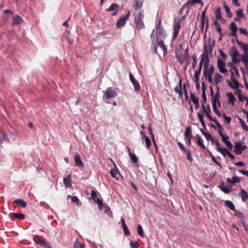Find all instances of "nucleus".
Masks as SVG:
<instances>
[{
  "instance_id": "obj_1",
  "label": "nucleus",
  "mask_w": 248,
  "mask_h": 248,
  "mask_svg": "<svg viewBox=\"0 0 248 248\" xmlns=\"http://www.w3.org/2000/svg\"><path fill=\"white\" fill-rule=\"evenodd\" d=\"M33 240L36 244L45 248H52V246L46 240L43 239L42 237L38 235H34Z\"/></svg>"
},
{
  "instance_id": "obj_2",
  "label": "nucleus",
  "mask_w": 248,
  "mask_h": 248,
  "mask_svg": "<svg viewBox=\"0 0 248 248\" xmlns=\"http://www.w3.org/2000/svg\"><path fill=\"white\" fill-rule=\"evenodd\" d=\"M144 14L143 12H140L138 17L135 18V23L137 29L140 30L144 28V24L143 22Z\"/></svg>"
},
{
  "instance_id": "obj_3",
  "label": "nucleus",
  "mask_w": 248,
  "mask_h": 248,
  "mask_svg": "<svg viewBox=\"0 0 248 248\" xmlns=\"http://www.w3.org/2000/svg\"><path fill=\"white\" fill-rule=\"evenodd\" d=\"M225 66V61H224V60H221L220 58H218L217 59V66L219 71L221 73L227 75L228 71Z\"/></svg>"
},
{
  "instance_id": "obj_4",
  "label": "nucleus",
  "mask_w": 248,
  "mask_h": 248,
  "mask_svg": "<svg viewBox=\"0 0 248 248\" xmlns=\"http://www.w3.org/2000/svg\"><path fill=\"white\" fill-rule=\"evenodd\" d=\"M196 3L201 4L202 5H203V3L201 0H190L183 5L181 9V11L186 10V13L187 14L189 12L188 6L194 5Z\"/></svg>"
},
{
  "instance_id": "obj_5",
  "label": "nucleus",
  "mask_w": 248,
  "mask_h": 248,
  "mask_svg": "<svg viewBox=\"0 0 248 248\" xmlns=\"http://www.w3.org/2000/svg\"><path fill=\"white\" fill-rule=\"evenodd\" d=\"M230 56L232 57V60L233 62L236 63L240 61V59L237 58L238 56H240V54L237 50L236 46H232V47Z\"/></svg>"
},
{
  "instance_id": "obj_6",
  "label": "nucleus",
  "mask_w": 248,
  "mask_h": 248,
  "mask_svg": "<svg viewBox=\"0 0 248 248\" xmlns=\"http://www.w3.org/2000/svg\"><path fill=\"white\" fill-rule=\"evenodd\" d=\"M231 78L232 80L234 82V84L233 85L229 80H227V83L228 86L232 89L236 90L238 92H241V91L239 89V83L237 81L234 80L233 73L232 71L231 72Z\"/></svg>"
},
{
  "instance_id": "obj_7",
  "label": "nucleus",
  "mask_w": 248,
  "mask_h": 248,
  "mask_svg": "<svg viewBox=\"0 0 248 248\" xmlns=\"http://www.w3.org/2000/svg\"><path fill=\"white\" fill-rule=\"evenodd\" d=\"M155 31L157 39H158L161 36H163L164 31L163 28L161 26V19L160 18L159 19L158 23L156 26Z\"/></svg>"
},
{
  "instance_id": "obj_8",
  "label": "nucleus",
  "mask_w": 248,
  "mask_h": 248,
  "mask_svg": "<svg viewBox=\"0 0 248 248\" xmlns=\"http://www.w3.org/2000/svg\"><path fill=\"white\" fill-rule=\"evenodd\" d=\"M130 15V12L129 11L126 15H125L124 16L120 18V19L117 21L116 23V27L117 28H120L122 26L125 25L126 21L128 19L129 16Z\"/></svg>"
},
{
  "instance_id": "obj_9",
  "label": "nucleus",
  "mask_w": 248,
  "mask_h": 248,
  "mask_svg": "<svg viewBox=\"0 0 248 248\" xmlns=\"http://www.w3.org/2000/svg\"><path fill=\"white\" fill-rule=\"evenodd\" d=\"M180 23L181 21L179 20H175L174 22V25H173V29L174 31L172 35V39H175L179 32V30L180 29Z\"/></svg>"
},
{
  "instance_id": "obj_10",
  "label": "nucleus",
  "mask_w": 248,
  "mask_h": 248,
  "mask_svg": "<svg viewBox=\"0 0 248 248\" xmlns=\"http://www.w3.org/2000/svg\"><path fill=\"white\" fill-rule=\"evenodd\" d=\"M107 99L114 97L117 95V93L112 87H108L103 91Z\"/></svg>"
},
{
  "instance_id": "obj_11",
  "label": "nucleus",
  "mask_w": 248,
  "mask_h": 248,
  "mask_svg": "<svg viewBox=\"0 0 248 248\" xmlns=\"http://www.w3.org/2000/svg\"><path fill=\"white\" fill-rule=\"evenodd\" d=\"M213 74V73L207 70V67H203V75L204 78L211 84H214L213 80L212 77Z\"/></svg>"
},
{
  "instance_id": "obj_12",
  "label": "nucleus",
  "mask_w": 248,
  "mask_h": 248,
  "mask_svg": "<svg viewBox=\"0 0 248 248\" xmlns=\"http://www.w3.org/2000/svg\"><path fill=\"white\" fill-rule=\"evenodd\" d=\"M119 8V5L115 3H113L110 5V6L106 9L108 12H113L111 13V15L113 16H116L118 14V10Z\"/></svg>"
},
{
  "instance_id": "obj_13",
  "label": "nucleus",
  "mask_w": 248,
  "mask_h": 248,
  "mask_svg": "<svg viewBox=\"0 0 248 248\" xmlns=\"http://www.w3.org/2000/svg\"><path fill=\"white\" fill-rule=\"evenodd\" d=\"M156 44L158 46L160 47L161 49L162 50L163 52L164 56H165L167 54V48L164 45V42L163 40H159V39H156Z\"/></svg>"
},
{
  "instance_id": "obj_14",
  "label": "nucleus",
  "mask_w": 248,
  "mask_h": 248,
  "mask_svg": "<svg viewBox=\"0 0 248 248\" xmlns=\"http://www.w3.org/2000/svg\"><path fill=\"white\" fill-rule=\"evenodd\" d=\"M63 182L66 188H71L72 186L71 175L69 174L63 179Z\"/></svg>"
},
{
  "instance_id": "obj_15",
  "label": "nucleus",
  "mask_w": 248,
  "mask_h": 248,
  "mask_svg": "<svg viewBox=\"0 0 248 248\" xmlns=\"http://www.w3.org/2000/svg\"><path fill=\"white\" fill-rule=\"evenodd\" d=\"M223 77L222 75L218 72H216L214 74V83L215 85H217L219 83L221 82L223 80Z\"/></svg>"
},
{
  "instance_id": "obj_16",
  "label": "nucleus",
  "mask_w": 248,
  "mask_h": 248,
  "mask_svg": "<svg viewBox=\"0 0 248 248\" xmlns=\"http://www.w3.org/2000/svg\"><path fill=\"white\" fill-rule=\"evenodd\" d=\"M9 217L12 221H14L15 218H19L22 219L25 218V215L23 214H20L17 213H10L9 215Z\"/></svg>"
},
{
  "instance_id": "obj_17",
  "label": "nucleus",
  "mask_w": 248,
  "mask_h": 248,
  "mask_svg": "<svg viewBox=\"0 0 248 248\" xmlns=\"http://www.w3.org/2000/svg\"><path fill=\"white\" fill-rule=\"evenodd\" d=\"M75 165L77 167H80L81 168H84V163L80 158L79 155L77 153L75 156Z\"/></svg>"
},
{
  "instance_id": "obj_18",
  "label": "nucleus",
  "mask_w": 248,
  "mask_h": 248,
  "mask_svg": "<svg viewBox=\"0 0 248 248\" xmlns=\"http://www.w3.org/2000/svg\"><path fill=\"white\" fill-rule=\"evenodd\" d=\"M241 141H237L235 143L233 152L236 155H240L241 154Z\"/></svg>"
},
{
  "instance_id": "obj_19",
  "label": "nucleus",
  "mask_w": 248,
  "mask_h": 248,
  "mask_svg": "<svg viewBox=\"0 0 248 248\" xmlns=\"http://www.w3.org/2000/svg\"><path fill=\"white\" fill-rule=\"evenodd\" d=\"M23 22V19L19 15H16L13 16L12 24L16 25L21 24Z\"/></svg>"
},
{
  "instance_id": "obj_20",
  "label": "nucleus",
  "mask_w": 248,
  "mask_h": 248,
  "mask_svg": "<svg viewBox=\"0 0 248 248\" xmlns=\"http://www.w3.org/2000/svg\"><path fill=\"white\" fill-rule=\"evenodd\" d=\"M234 213V215L237 217H238V218H239L240 219L242 223H244V222H246L245 216L242 212L237 211V210H235Z\"/></svg>"
},
{
  "instance_id": "obj_21",
  "label": "nucleus",
  "mask_w": 248,
  "mask_h": 248,
  "mask_svg": "<svg viewBox=\"0 0 248 248\" xmlns=\"http://www.w3.org/2000/svg\"><path fill=\"white\" fill-rule=\"evenodd\" d=\"M238 195L241 197L243 202H245L248 199V194L244 189H241V192L239 193Z\"/></svg>"
},
{
  "instance_id": "obj_22",
  "label": "nucleus",
  "mask_w": 248,
  "mask_h": 248,
  "mask_svg": "<svg viewBox=\"0 0 248 248\" xmlns=\"http://www.w3.org/2000/svg\"><path fill=\"white\" fill-rule=\"evenodd\" d=\"M184 135L186 139H192L193 138L191 127L190 126H188L186 127Z\"/></svg>"
},
{
  "instance_id": "obj_23",
  "label": "nucleus",
  "mask_w": 248,
  "mask_h": 248,
  "mask_svg": "<svg viewBox=\"0 0 248 248\" xmlns=\"http://www.w3.org/2000/svg\"><path fill=\"white\" fill-rule=\"evenodd\" d=\"M195 139L197 140V143L198 144H199V145L201 147V148L202 149H206V147L203 144V140H202V139H201L200 136L199 134H197L196 135L195 137Z\"/></svg>"
},
{
  "instance_id": "obj_24",
  "label": "nucleus",
  "mask_w": 248,
  "mask_h": 248,
  "mask_svg": "<svg viewBox=\"0 0 248 248\" xmlns=\"http://www.w3.org/2000/svg\"><path fill=\"white\" fill-rule=\"evenodd\" d=\"M218 96V93L217 92L214 95V96L212 97V107L217 106V103H218V106H220V102L219 100L217 99V97Z\"/></svg>"
},
{
  "instance_id": "obj_25",
  "label": "nucleus",
  "mask_w": 248,
  "mask_h": 248,
  "mask_svg": "<svg viewBox=\"0 0 248 248\" xmlns=\"http://www.w3.org/2000/svg\"><path fill=\"white\" fill-rule=\"evenodd\" d=\"M214 24L220 36H223V33L222 32L221 26L217 20L214 21Z\"/></svg>"
},
{
  "instance_id": "obj_26",
  "label": "nucleus",
  "mask_w": 248,
  "mask_h": 248,
  "mask_svg": "<svg viewBox=\"0 0 248 248\" xmlns=\"http://www.w3.org/2000/svg\"><path fill=\"white\" fill-rule=\"evenodd\" d=\"M201 61H202L204 63L203 67H208L209 64V56H204L201 55Z\"/></svg>"
},
{
  "instance_id": "obj_27",
  "label": "nucleus",
  "mask_w": 248,
  "mask_h": 248,
  "mask_svg": "<svg viewBox=\"0 0 248 248\" xmlns=\"http://www.w3.org/2000/svg\"><path fill=\"white\" fill-rule=\"evenodd\" d=\"M217 187L225 194L229 193L231 191L230 189L224 186V183L223 181L221 182L220 185H218Z\"/></svg>"
},
{
  "instance_id": "obj_28",
  "label": "nucleus",
  "mask_w": 248,
  "mask_h": 248,
  "mask_svg": "<svg viewBox=\"0 0 248 248\" xmlns=\"http://www.w3.org/2000/svg\"><path fill=\"white\" fill-rule=\"evenodd\" d=\"M226 96L228 97V103L229 104H234L235 97L232 92H228L226 93Z\"/></svg>"
},
{
  "instance_id": "obj_29",
  "label": "nucleus",
  "mask_w": 248,
  "mask_h": 248,
  "mask_svg": "<svg viewBox=\"0 0 248 248\" xmlns=\"http://www.w3.org/2000/svg\"><path fill=\"white\" fill-rule=\"evenodd\" d=\"M110 173L112 177L115 178L117 180L119 179L117 175H120V173L117 168L111 169L110 170Z\"/></svg>"
},
{
  "instance_id": "obj_30",
  "label": "nucleus",
  "mask_w": 248,
  "mask_h": 248,
  "mask_svg": "<svg viewBox=\"0 0 248 248\" xmlns=\"http://www.w3.org/2000/svg\"><path fill=\"white\" fill-rule=\"evenodd\" d=\"M206 8H205L204 9V10L202 13V15H201V20H206V28H205V31H207V29H208V25H209V23H208V17H205V12H206Z\"/></svg>"
},
{
  "instance_id": "obj_31",
  "label": "nucleus",
  "mask_w": 248,
  "mask_h": 248,
  "mask_svg": "<svg viewBox=\"0 0 248 248\" xmlns=\"http://www.w3.org/2000/svg\"><path fill=\"white\" fill-rule=\"evenodd\" d=\"M215 14L217 20H218L219 21L223 20V18H222V17L221 16V10H220V7H218V8H217L216 10V11L215 12Z\"/></svg>"
},
{
  "instance_id": "obj_32",
  "label": "nucleus",
  "mask_w": 248,
  "mask_h": 248,
  "mask_svg": "<svg viewBox=\"0 0 248 248\" xmlns=\"http://www.w3.org/2000/svg\"><path fill=\"white\" fill-rule=\"evenodd\" d=\"M131 162L135 164L137 167H139L138 158L136 155L134 153L129 156Z\"/></svg>"
},
{
  "instance_id": "obj_33",
  "label": "nucleus",
  "mask_w": 248,
  "mask_h": 248,
  "mask_svg": "<svg viewBox=\"0 0 248 248\" xmlns=\"http://www.w3.org/2000/svg\"><path fill=\"white\" fill-rule=\"evenodd\" d=\"M14 203L21 205L22 207L27 206L26 202L22 199H16L14 201Z\"/></svg>"
},
{
  "instance_id": "obj_34",
  "label": "nucleus",
  "mask_w": 248,
  "mask_h": 248,
  "mask_svg": "<svg viewBox=\"0 0 248 248\" xmlns=\"http://www.w3.org/2000/svg\"><path fill=\"white\" fill-rule=\"evenodd\" d=\"M143 5V1L140 0H135V5L134 8L135 10L140 9L141 8Z\"/></svg>"
},
{
  "instance_id": "obj_35",
  "label": "nucleus",
  "mask_w": 248,
  "mask_h": 248,
  "mask_svg": "<svg viewBox=\"0 0 248 248\" xmlns=\"http://www.w3.org/2000/svg\"><path fill=\"white\" fill-rule=\"evenodd\" d=\"M225 203L227 205V206L231 210L233 211H234L235 210V206H234L233 203L231 201H226Z\"/></svg>"
},
{
  "instance_id": "obj_36",
  "label": "nucleus",
  "mask_w": 248,
  "mask_h": 248,
  "mask_svg": "<svg viewBox=\"0 0 248 248\" xmlns=\"http://www.w3.org/2000/svg\"><path fill=\"white\" fill-rule=\"evenodd\" d=\"M201 71H200V69H197L195 71L193 76L194 81H199V75L201 74Z\"/></svg>"
},
{
  "instance_id": "obj_37",
  "label": "nucleus",
  "mask_w": 248,
  "mask_h": 248,
  "mask_svg": "<svg viewBox=\"0 0 248 248\" xmlns=\"http://www.w3.org/2000/svg\"><path fill=\"white\" fill-rule=\"evenodd\" d=\"M143 142H144L146 144V146L147 148L150 149L151 147V143L150 139L148 137H146L143 139L142 140Z\"/></svg>"
},
{
  "instance_id": "obj_38",
  "label": "nucleus",
  "mask_w": 248,
  "mask_h": 248,
  "mask_svg": "<svg viewBox=\"0 0 248 248\" xmlns=\"http://www.w3.org/2000/svg\"><path fill=\"white\" fill-rule=\"evenodd\" d=\"M137 231L138 234L141 237L144 236V233L143 231L142 226L140 224H139L137 227Z\"/></svg>"
},
{
  "instance_id": "obj_39",
  "label": "nucleus",
  "mask_w": 248,
  "mask_h": 248,
  "mask_svg": "<svg viewBox=\"0 0 248 248\" xmlns=\"http://www.w3.org/2000/svg\"><path fill=\"white\" fill-rule=\"evenodd\" d=\"M209 49L208 48V46L207 44H204L203 45V53L202 55L204 56H209Z\"/></svg>"
},
{
  "instance_id": "obj_40",
  "label": "nucleus",
  "mask_w": 248,
  "mask_h": 248,
  "mask_svg": "<svg viewBox=\"0 0 248 248\" xmlns=\"http://www.w3.org/2000/svg\"><path fill=\"white\" fill-rule=\"evenodd\" d=\"M190 97L191 99L193 102V103L194 104L197 103H199V98L195 95V94L192 92L190 93Z\"/></svg>"
},
{
  "instance_id": "obj_41",
  "label": "nucleus",
  "mask_w": 248,
  "mask_h": 248,
  "mask_svg": "<svg viewBox=\"0 0 248 248\" xmlns=\"http://www.w3.org/2000/svg\"><path fill=\"white\" fill-rule=\"evenodd\" d=\"M183 90H184V93L185 95V98L186 100H187L188 101L189 104L190 103V100L188 98V92L186 88V84H184L183 85Z\"/></svg>"
},
{
  "instance_id": "obj_42",
  "label": "nucleus",
  "mask_w": 248,
  "mask_h": 248,
  "mask_svg": "<svg viewBox=\"0 0 248 248\" xmlns=\"http://www.w3.org/2000/svg\"><path fill=\"white\" fill-rule=\"evenodd\" d=\"M238 119L240 121V124H241L242 127L243 128V129L248 132V126L245 123V121H243L241 118H239Z\"/></svg>"
},
{
  "instance_id": "obj_43",
  "label": "nucleus",
  "mask_w": 248,
  "mask_h": 248,
  "mask_svg": "<svg viewBox=\"0 0 248 248\" xmlns=\"http://www.w3.org/2000/svg\"><path fill=\"white\" fill-rule=\"evenodd\" d=\"M67 197H68V198L71 197V202L72 203H75L77 205L79 204V200L77 196H74L73 197H71L70 195H68Z\"/></svg>"
},
{
  "instance_id": "obj_44",
  "label": "nucleus",
  "mask_w": 248,
  "mask_h": 248,
  "mask_svg": "<svg viewBox=\"0 0 248 248\" xmlns=\"http://www.w3.org/2000/svg\"><path fill=\"white\" fill-rule=\"evenodd\" d=\"M202 107L203 110V111L204 112V111L206 112L207 114L210 113L211 109L210 108V105L208 104L205 107L204 105L202 104Z\"/></svg>"
},
{
  "instance_id": "obj_45",
  "label": "nucleus",
  "mask_w": 248,
  "mask_h": 248,
  "mask_svg": "<svg viewBox=\"0 0 248 248\" xmlns=\"http://www.w3.org/2000/svg\"><path fill=\"white\" fill-rule=\"evenodd\" d=\"M96 203L98 204V208L99 210L101 211L103 209V203L102 200L98 198L95 200V201H94Z\"/></svg>"
},
{
  "instance_id": "obj_46",
  "label": "nucleus",
  "mask_w": 248,
  "mask_h": 248,
  "mask_svg": "<svg viewBox=\"0 0 248 248\" xmlns=\"http://www.w3.org/2000/svg\"><path fill=\"white\" fill-rule=\"evenodd\" d=\"M74 248H84V245L77 240L74 243Z\"/></svg>"
},
{
  "instance_id": "obj_47",
  "label": "nucleus",
  "mask_w": 248,
  "mask_h": 248,
  "mask_svg": "<svg viewBox=\"0 0 248 248\" xmlns=\"http://www.w3.org/2000/svg\"><path fill=\"white\" fill-rule=\"evenodd\" d=\"M0 140H8L7 134L2 131L0 132Z\"/></svg>"
},
{
  "instance_id": "obj_48",
  "label": "nucleus",
  "mask_w": 248,
  "mask_h": 248,
  "mask_svg": "<svg viewBox=\"0 0 248 248\" xmlns=\"http://www.w3.org/2000/svg\"><path fill=\"white\" fill-rule=\"evenodd\" d=\"M174 91L178 93L180 96H182L183 95V92L182 91V87H180L179 86H176L174 88Z\"/></svg>"
},
{
  "instance_id": "obj_49",
  "label": "nucleus",
  "mask_w": 248,
  "mask_h": 248,
  "mask_svg": "<svg viewBox=\"0 0 248 248\" xmlns=\"http://www.w3.org/2000/svg\"><path fill=\"white\" fill-rule=\"evenodd\" d=\"M192 59L193 60L192 63V67L193 69H195V68L196 66V65L197 64V56L195 55H194L192 56Z\"/></svg>"
},
{
  "instance_id": "obj_50",
  "label": "nucleus",
  "mask_w": 248,
  "mask_h": 248,
  "mask_svg": "<svg viewBox=\"0 0 248 248\" xmlns=\"http://www.w3.org/2000/svg\"><path fill=\"white\" fill-rule=\"evenodd\" d=\"M132 84H133V85L134 88V90L136 92L140 90V87L139 82L137 80L135 82H133Z\"/></svg>"
},
{
  "instance_id": "obj_51",
  "label": "nucleus",
  "mask_w": 248,
  "mask_h": 248,
  "mask_svg": "<svg viewBox=\"0 0 248 248\" xmlns=\"http://www.w3.org/2000/svg\"><path fill=\"white\" fill-rule=\"evenodd\" d=\"M219 136L221 137V138L222 139L223 142L225 143L226 142H228V139L229 138V136L227 135H224L223 133H220Z\"/></svg>"
},
{
  "instance_id": "obj_52",
  "label": "nucleus",
  "mask_w": 248,
  "mask_h": 248,
  "mask_svg": "<svg viewBox=\"0 0 248 248\" xmlns=\"http://www.w3.org/2000/svg\"><path fill=\"white\" fill-rule=\"evenodd\" d=\"M185 153L186 154V156L187 160L189 162H191L192 161V156H191V154H190V152H189V151L187 150L186 152H185Z\"/></svg>"
},
{
  "instance_id": "obj_53",
  "label": "nucleus",
  "mask_w": 248,
  "mask_h": 248,
  "mask_svg": "<svg viewBox=\"0 0 248 248\" xmlns=\"http://www.w3.org/2000/svg\"><path fill=\"white\" fill-rule=\"evenodd\" d=\"M215 123L218 128V133L219 135H220V133H222V130H223V127L222 125L217 122V121H215Z\"/></svg>"
},
{
  "instance_id": "obj_54",
  "label": "nucleus",
  "mask_w": 248,
  "mask_h": 248,
  "mask_svg": "<svg viewBox=\"0 0 248 248\" xmlns=\"http://www.w3.org/2000/svg\"><path fill=\"white\" fill-rule=\"evenodd\" d=\"M230 28L231 30L237 31V27L235 23L232 22L230 25Z\"/></svg>"
},
{
  "instance_id": "obj_55",
  "label": "nucleus",
  "mask_w": 248,
  "mask_h": 248,
  "mask_svg": "<svg viewBox=\"0 0 248 248\" xmlns=\"http://www.w3.org/2000/svg\"><path fill=\"white\" fill-rule=\"evenodd\" d=\"M236 42L237 44L238 45V46L243 49L247 45V44L239 41L238 38H236Z\"/></svg>"
},
{
  "instance_id": "obj_56",
  "label": "nucleus",
  "mask_w": 248,
  "mask_h": 248,
  "mask_svg": "<svg viewBox=\"0 0 248 248\" xmlns=\"http://www.w3.org/2000/svg\"><path fill=\"white\" fill-rule=\"evenodd\" d=\"M240 178L237 176H233L232 178V185H234L236 183H238L240 181Z\"/></svg>"
},
{
  "instance_id": "obj_57",
  "label": "nucleus",
  "mask_w": 248,
  "mask_h": 248,
  "mask_svg": "<svg viewBox=\"0 0 248 248\" xmlns=\"http://www.w3.org/2000/svg\"><path fill=\"white\" fill-rule=\"evenodd\" d=\"M177 144L179 148L184 152L187 150V148L181 142H178Z\"/></svg>"
},
{
  "instance_id": "obj_58",
  "label": "nucleus",
  "mask_w": 248,
  "mask_h": 248,
  "mask_svg": "<svg viewBox=\"0 0 248 248\" xmlns=\"http://www.w3.org/2000/svg\"><path fill=\"white\" fill-rule=\"evenodd\" d=\"M91 195L93 201H95V200L98 198L97 196L96 192L93 190L91 191Z\"/></svg>"
},
{
  "instance_id": "obj_59",
  "label": "nucleus",
  "mask_w": 248,
  "mask_h": 248,
  "mask_svg": "<svg viewBox=\"0 0 248 248\" xmlns=\"http://www.w3.org/2000/svg\"><path fill=\"white\" fill-rule=\"evenodd\" d=\"M231 32L229 33V36H233L235 38V41L237 38V31L231 30Z\"/></svg>"
},
{
  "instance_id": "obj_60",
  "label": "nucleus",
  "mask_w": 248,
  "mask_h": 248,
  "mask_svg": "<svg viewBox=\"0 0 248 248\" xmlns=\"http://www.w3.org/2000/svg\"><path fill=\"white\" fill-rule=\"evenodd\" d=\"M243 57V58L242 59V61L244 63L246 68L248 69V57L245 56Z\"/></svg>"
},
{
  "instance_id": "obj_61",
  "label": "nucleus",
  "mask_w": 248,
  "mask_h": 248,
  "mask_svg": "<svg viewBox=\"0 0 248 248\" xmlns=\"http://www.w3.org/2000/svg\"><path fill=\"white\" fill-rule=\"evenodd\" d=\"M218 151L220 152L221 154L224 156H226V154L228 151V150L225 147L221 148V149H219V150Z\"/></svg>"
},
{
  "instance_id": "obj_62",
  "label": "nucleus",
  "mask_w": 248,
  "mask_h": 248,
  "mask_svg": "<svg viewBox=\"0 0 248 248\" xmlns=\"http://www.w3.org/2000/svg\"><path fill=\"white\" fill-rule=\"evenodd\" d=\"M131 248H138V244L137 242L131 241L129 243Z\"/></svg>"
},
{
  "instance_id": "obj_63",
  "label": "nucleus",
  "mask_w": 248,
  "mask_h": 248,
  "mask_svg": "<svg viewBox=\"0 0 248 248\" xmlns=\"http://www.w3.org/2000/svg\"><path fill=\"white\" fill-rule=\"evenodd\" d=\"M239 31L241 34H244L246 36H248V32L246 31V30L245 29H243L242 28H239Z\"/></svg>"
},
{
  "instance_id": "obj_64",
  "label": "nucleus",
  "mask_w": 248,
  "mask_h": 248,
  "mask_svg": "<svg viewBox=\"0 0 248 248\" xmlns=\"http://www.w3.org/2000/svg\"><path fill=\"white\" fill-rule=\"evenodd\" d=\"M243 50L244 51V54L243 55V57L248 56V45L247 44L246 46L244 47Z\"/></svg>"
}]
</instances>
